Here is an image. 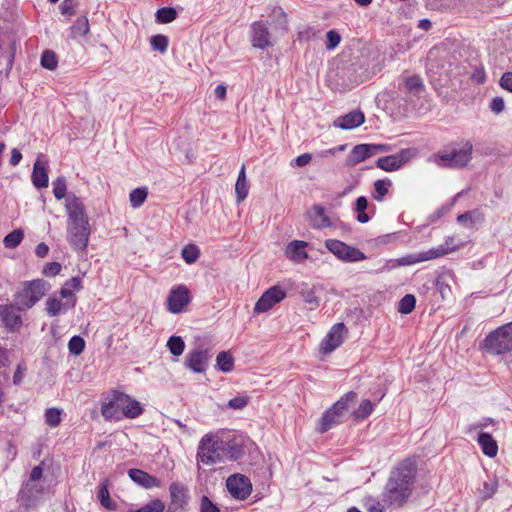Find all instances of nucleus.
<instances>
[{
    "instance_id": "nucleus-1",
    "label": "nucleus",
    "mask_w": 512,
    "mask_h": 512,
    "mask_svg": "<svg viewBox=\"0 0 512 512\" xmlns=\"http://www.w3.org/2000/svg\"><path fill=\"white\" fill-rule=\"evenodd\" d=\"M416 466L411 460L400 462L390 473L385 485L382 502L387 506L401 507L409 499L414 487Z\"/></svg>"
},
{
    "instance_id": "nucleus-2",
    "label": "nucleus",
    "mask_w": 512,
    "mask_h": 512,
    "mask_svg": "<svg viewBox=\"0 0 512 512\" xmlns=\"http://www.w3.org/2000/svg\"><path fill=\"white\" fill-rule=\"evenodd\" d=\"M67 212V239L76 250H85L88 244L90 226L81 198L68 194L65 204Z\"/></svg>"
},
{
    "instance_id": "nucleus-3",
    "label": "nucleus",
    "mask_w": 512,
    "mask_h": 512,
    "mask_svg": "<svg viewBox=\"0 0 512 512\" xmlns=\"http://www.w3.org/2000/svg\"><path fill=\"white\" fill-rule=\"evenodd\" d=\"M144 412L141 404L126 393L114 390L101 404V414L106 420L134 419Z\"/></svg>"
},
{
    "instance_id": "nucleus-4",
    "label": "nucleus",
    "mask_w": 512,
    "mask_h": 512,
    "mask_svg": "<svg viewBox=\"0 0 512 512\" xmlns=\"http://www.w3.org/2000/svg\"><path fill=\"white\" fill-rule=\"evenodd\" d=\"M197 465L213 466L223 461L222 438L218 433L205 434L198 445Z\"/></svg>"
},
{
    "instance_id": "nucleus-5",
    "label": "nucleus",
    "mask_w": 512,
    "mask_h": 512,
    "mask_svg": "<svg viewBox=\"0 0 512 512\" xmlns=\"http://www.w3.org/2000/svg\"><path fill=\"white\" fill-rule=\"evenodd\" d=\"M482 349L492 355L512 353V321L491 331L483 340Z\"/></svg>"
},
{
    "instance_id": "nucleus-6",
    "label": "nucleus",
    "mask_w": 512,
    "mask_h": 512,
    "mask_svg": "<svg viewBox=\"0 0 512 512\" xmlns=\"http://www.w3.org/2000/svg\"><path fill=\"white\" fill-rule=\"evenodd\" d=\"M22 288L15 294L20 309H31L50 290L51 285L43 279L24 281Z\"/></svg>"
},
{
    "instance_id": "nucleus-7",
    "label": "nucleus",
    "mask_w": 512,
    "mask_h": 512,
    "mask_svg": "<svg viewBox=\"0 0 512 512\" xmlns=\"http://www.w3.org/2000/svg\"><path fill=\"white\" fill-rule=\"evenodd\" d=\"M325 247L343 262H359L367 258L361 250L340 240L327 239Z\"/></svg>"
},
{
    "instance_id": "nucleus-8",
    "label": "nucleus",
    "mask_w": 512,
    "mask_h": 512,
    "mask_svg": "<svg viewBox=\"0 0 512 512\" xmlns=\"http://www.w3.org/2000/svg\"><path fill=\"white\" fill-rule=\"evenodd\" d=\"M211 358V350L199 345L186 354L184 367L193 373L204 374Z\"/></svg>"
},
{
    "instance_id": "nucleus-9",
    "label": "nucleus",
    "mask_w": 512,
    "mask_h": 512,
    "mask_svg": "<svg viewBox=\"0 0 512 512\" xmlns=\"http://www.w3.org/2000/svg\"><path fill=\"white\" fill-rule=\"evenodd\" d=\"M472 144L466 141L459 149H453L451 152H442L439 154L441 164L449 168H461L468 164L472 158Z\"/></svg>"
},
{
    "instance_id": "nucleus-10",
    "label": "nucleus",
    "mask_w": 512,
    "mask_h": 512,
    "mask_svg": "<svg viewBox=\"0 0 512 512\" xmlns=\"http://www.w3.org/2000/svg\"><path fill=\"white\" fill-rule=\"evenodd\" d=\"M415 154L416 152L414 149H402L396 154L379 158L376 161V166L386 172L397 171L406 163H408L415 156Z\"/></svg>"
},
{
    "instance_id": "nucleus-11",
    "label": "nucleus",
    "mask_w": 512,
    "mask_h": 512,
    "mask_svg": "<svg viewBox=\"0 0 512 512\" xmlns=\"http://www.w3.org/2000/svg\"><path fill=\"white\" fill-rule=\"evenodd\" d=\"M389 146L385 144H358L353 147L347 157V164L354 166L379 152H386Z\"/></svg>"
},
{
    "instance_id": "nucleus-12",
    "label": "nucleus",
    "mask_w": 512,
    "mask_h": 512,
    "mask_svg": "<svg viewBox=\"0 0 512 512\" xmlns=\"http://www.w3.org/2000/svg\"><path fill=\"white\" fill-rule=\"evenodd\" d=\"M226 487L231 496L237 500L247 499L252 492V484L248 477L234 474L227 478Z\"/></svg>"
},
{
    "instance_id": "nucleus-13",
    "label": "nucleus",
    "mask_w": 512,
    "mask_h": 512,
    "mask_svg": "<svg viewBox=\"0 0 512 512\" xmlns=\"http://www.w3.org/2000/svg\"><path fill=\"white\" fill-rule=\"evenodd\" d=\"M286 297V291L280 286H273L267 289L258 299L254 306V313L260 314L269 311L276 304Z\"/></svg>"
},
{
    "instance_id": "nucleus-14",
    "label": "nucleus",
    "mask_w": 512,
    "mask_h": 512,
    "mask_svg": "<svg viewBox=\"0 0 512 512\" xmlns=\"http://www.w3.org/2000/svg\"><path fill=\"white\" fill-rule=\"evenodd\" d=\"M191 301L189 289L185 285L173 287L167 297V309L171 313H181Z\"/></svg>"
},
{
    "instance_id": "nucleus-15",
    "label": "nucleus",
    "mask_w": 512,
    "mask_h": 512,
    "mask_svg": "<svg viewBox=\"0 0 512 512\" xmlns=\"http://www.w3.org/2000/svg\"><path fill=\"white\" fill-rule=\"evenodd\" d=\"M169 512H181L186 509L189 500L188 488L180 482H172L169 486Z\"/></svg>"
},
{
    "instance_id": "nucleus-16",
    "label": "nucleus",
    "mask_w": 512,
    "mask_h": 512,
    "mask_svg": "<svg viewBox=\"0 0 512 512\" xmlns=\"http://www.w3.org/2000/svg\"><path fill=\"white\" fill-rule=\"evenodd\" d=\"M345 332L346 327L343 323L334 324L326 337L322 340L320 344V351L323 354H328L338 348L344 341Z\"/></svg>"
},
{
    "instance_id": "nucleus-17",
    "label": "nucleus",
    "mask_w": 512,
    "mask_h": 512,
    "mask_svg": "<svg viewBox=\"0 0 512 512\" xmlns=\"http://www.w3.org/2000/svg\"><path fill=\"white\" fill-rule=\"evenodd\" d=\"M42 486L38 482L27 480L18 493V501L26 508L34 506L42 494Z\"/></svg>"
},
{
    "instance_id": "nucleus-18",
    "label": "nucleus",
    "mask_w": 512,
    "mask_h": 512,
    "mask_svg": "<svg viewBox=\"0 0 512 512\" xmlns=\"http://www.w3.org/2000/svg\"><path fill=\"white\" fill-rule=\"evenodd\" d=\"M20 306L15 307L13 304L0 305V320L4 326L10 331H15L22 326V317L18 313Z\"/></svg>"
},
{
    "instance_id": "nucleus-19",
    "label": "nucleus",
    "mask_w": 512,
    "mask_h": 512,
    "mask_svg": "<svg viewBox=\"0 0 512 512\" xmlns=\"http://www.w3.org/2000/svg\"><path fill=\"white\" fill-rule=\"evenodd\" d=\"M398 90L401 93L419 97L425 90L423 80L418 75L402 76L399 80Z\"/></svg>"
},
{
    "instance_id": "nucleus-20",
    "label": "nucleus",
    "mask_w": 512,
    "mask_h": 512,
    "mask_svg": "<svg viewBox=\"0 0 512 512\" xmlns=\"http://www.w3.org/2000/svg\"><path fill=\"white\" fill-rule=\"evenodd\" d=\"M448 249L445 248H432L428 251L421 252L418 255H407L400 259H398V263L401 266H408L412 264H416L423 261H428L432 259H436L438 257L446 255Z\"/></svg>"
},
{
    "instance_id": "nucleus-21",
    "label": "nucleus",
    "mask_w": 512,
    "mask_h": 512,
    "mask_svg": "<svg viewBox=\"0 0 512 512\" xmlns=\"http://www.w3.org/2000/svg\"><path fill=\"white\" fill-rule=\"evenodd\" d=\"M308 221L311 227L315 229H324L334 225L327 216L325 208L322 205H314L307 213Z\"/></svg>"
},
{
    "instance_id": "nucleus-22",
    "label": "nucleus",
    "mask_w": 512,
    "mask_h": 512,
    "mask_svg": "<svg viewBox=\"0 0 512 512\" xmlns=\"http://www.w3.org/2000/svg\"><path fill=\"white\" fill-rule=\"evenodd\" d=\"M252 29V45L255 48L265 49L272 45L270 33L265 23L254 22Z\"/></svg>"
},
{
    "instance_id": "nucleus-23",
    "label": "nucleus",
    "mask_w": 512,
    "mask_h": 512,
    "mask_svg": "<svg viewBox=\"0 0 512 512\" xmlns=\"http://www.w3.org/2000/svg\"><path fill=\"white\" fill-rule=\"evenodd\" d=\"M128 475L130 479L135 482L137 485L145 488V489H151L153 487H160L161 481L160 479L150 475L149 473L133 468L128 471Z\"/></svg>"
},
{
    "instance_id": "nucleus-24",
    "label": "nucleus",
    "mask_w": 512,
    "mask_h": 512,
    "mask_svg": "<svg viewBox=\"0 0 512 512\" xmlns=\"http://www.w3.org/2000/svg\"><path fill=\"white\" fill-rule=\"evenodd\" d=\"M364 120V114L360 110H354L346 115L338 117L334 121V126L344 130H350L362 125Z\"/></svg>"
},
{
    "instance_id": "nucleus-25",
    "label": "nucleus",
    "mask_w": 512,
    "mask_h": 512,
    "mask_svg": "<svg viewBox=\"0 0 512 512\" xmlns=\"http://www.w3.org/2000/svg\"><path fill=\"white\" fill-rule=\"evenodd\" d=\"M45 305L47 314L51 317H55L58 316L61 312H66L69 309L74 308L76 305V299L62 302L60 298L52 295L46 300Z\"/></svg>"
},
{
    "instance_id": "nucleus-26",
    "label": "nucleus",
    "mask_w": 512,
    "mask_h": 512,
    "mask_svg": "<svg viewBox=\"0 0 512 512\" xmlns=\"http://www.w3.org/2000/svg\"><path fill=\"white\" fill-rule=\"evenodd\" d=\"M357 397L358 395L356 392L349 391L345 395H343L338 401H336L333 404V406L329 408V410L336 414L338 418L344 421L349 406L356 402Z\"/></svg>"
},
{
    "instance_id": "nucleus-27",
    "label": "nucleus",
    "mask_w": 512,
    "mask_h": 512,
    "mask_svg": "<svg viewBox=\"0 0 512 512\" xmlns=\"http://www.w3.org/2000/svg\"><path fill=\"white\" fill-rule=\"evenodd\" d=\"M31 178L33 185L37 189L46 188L48 186L49 178L46 164L39 159L34 163Z\"/></svg>"
},
{
    "instance_id": "nucleus-28",
    "label": "nucleus",
    "mask_w": 512,
    "mask_h": 512,
    "mask_svg": "<svg viewBox=\"0 0 512 512\" xmlns=\"http://www.w3.org/2000/svg\"><path fill=\"white\" fill-rule=\"evenodd\" d=\"M307 243L304 241L294 240L288 244L286 248V255L289 259L295 262H303L308 258V254L305 251Z\"/></svg>"
},
{
    "instance_id": "nucleus-29",
    "label": "nucleus",
    "mask_w": 512,
    "mask_h": 512,
    "mask_svg": "<svg viewBox=\"0 0 512 512\" xmlns=\"http://www.w3.org/2000/svg\"><path fill=\"white\" fill-rule=\"evenodd\" d=\"M478 444L486 456L493 458L497 455L498 445L491 434L485 432L480 433L478 435Z\"/></svg>"
},
{
    "instance_id": "nucleus-30",
    "label": "nucleus",
    "mask_w": 512,
    "mask_h": 512,
    "mask_svg": "<svg viewBox=\"0 0 512 512\" xmlns=\"http://www.w3.org/2000/svg\"><path fill=\"white\" fill-rule=\"evenodd\" d=\"M457 221L459 224L464 225L469 228L475 227L477 224H482L485 221V216L483 212L479 209H474L463 214H460L457 217Z\"/></svg>"
},
{
    "instance_id": "nucleus-31",
    "label": "nucleus",
    "mask_w": 512,
    "mask_h": 512,
    "mask_svg": "<svg viewBox=\"0 0 512 512\" xmlns=\"http://www.w3.org/2000/svg\"><path fill=\"white\" fill-rule=\"evenodd\" d=\"M222 448H223V460H238L243 455L242 445L239 444L236 440H223L222 439Z\"/></svg>"
},
{
    "instance_id": "nucleus-32",
    "label": "nucleus",
    "mask_w": 512,
    "mask_h": 512,
    "mask_svg": "<svg viewBox=\"0 0 512 512\" xmlns=\"http://www.w3.org/2000/svg\"><path fill=\"white\" fill-rule=\"evenodd\" d=\"M82 288L81 280L79 277H72L67 280L64 286L60 289L59 295L60 298H65L67 301H71L76 299L74 295V291H78Z\"/></svg>"
},
{
    "instance_id": "nucleus-33",
    "label": "nucleus",
    "mask_w": 512,
    "mask_h": 512,
    "mask_svg": "<svg viewBox=\"0 0 512 512\" xmlns=\"http://www.w3.org/2000/svg\"><path fill=\"white\" fill-rule=\"evenodd\" d=\"M249 184L246 178L245 166L243 165L239 171L238 178L235 184V192L237 202H242L248 195Z\"/></svg>"
},
{
    "instance_id": "nucleus-34",
    "label": "nucleus",
    "mask_w": 512,
    "mask_h": 512,
    "mask_svg": "<svg viewBox=\"0 0 512 512\" xmlns=\"http://www.w3.org/2000/svg\"><path fill=\"white\" fill-rule=\"evenodd\" d=\"M300 295L305 303L309 305L310 310H314L319 307L320 299L317 296L316 288L308 285H302L300 289Z\"/></svg>"
},
{
    "instance_id": "nucleus-35",
    "label": "nucleus",
    "mask_w": 512,
    "mask_h": 512,
    "mask_svg": "<svg viewBox=\"0 0 512 512\" xmlns=\"http://www.w3.org/2000/svg\"><path fill=\"white\" fill-rule=\"evenodd\" d=\"M342 422V419L338 418L336 414H334L332 411L328 409L323 413L317 430L320 433H324L330 430L333 426L340 424Z\"/></svg>"
},
{
    "instance_id": "nucleus-36",
    "label": "nucleus",
    "mask_w": 512,
    "mask_h": 512,
    "mask_svg": "<svg viewBox=\"0 0 512 512\" xmlns=\"http://www.w3.org/2000/svg\"><path fill=\"white\" fill-rule=\"evenodd\" d=\"M109 482L107 479L102 481L99 485L98 489V499L101 505L108 510H115L117 505L114 501L111 500L109 490H108Z\"/></svg>"
},
{
    "instance_id": "nucleus-37",
    "label": "nucleus",
    "mask_w": 512,
    "mask_h": 512,
    "mask_svg": "<svg viewBox=\"0 0 512 512\" xmlns=\"http://www.w3.org/2000/svg\"><path fill=\"white\" fill-rule=\"evenodd\" d=\"M216 368L224 373L231 372L234 368V358L227 351H221L216 357Z\"/></svg>"
},
{
    "instance_id": "nucleus-38",
    "label": "nucleus",
    "mask_w": 512,
    "mask_h": 512,
    "mask_svg": "<svg viewBox=\"0 0 512 512\" xmlns=\"http://www.w3.org/2000/svg\"><path fill=\"white\" fill-rule=\"evenodd\" d=\"M177 18V12L173 7H162L157 10L155 19L157 23L168 24Z\"/></svg>"
},
{
    "instance_id": "nucleus-39",
    "label": "nucleus",
    "mask_w": 512,
    "mask_h": 512,
    "mask_svg": "<svg viewBox=\"0 0 512 512\" xmlns=\"http://www.w3.org/2000/svg\"><path fill=\"white\" fill-rule=\"evenodd\" d=\"M368 207V201L366 197L360 196L355 201L354 210L357 212V221L364 224L369 222L370 217L365 212Z\"/></svg>"
},
{
    "instance_id": "nucleus-40",
    "label": "nucleus",
    "mask_w": 512,
    "mask_h": 512,
    "mask_svg": "<svg viewBox=\"0 0 512 512\" xmlns=\"http://www.w3.org/2000/svg\"><path fill=\"white\" fill-rule=\"evenodd\" d=\"M374 407V403H372L368 399H365L360 403L358 408L353 411V417L356 420H364L372 414V412L374 411Z\"/></svg>"
},
{
    "instance_id": "nucleus-41",
    "label": "nucleus",
    "mask_w": 512,
    "mask_h": 512,
    "mask_svg": "<svg viewBox=\"0 0 512 512\" xmlns=\"http://www.w3.org/2000/svg\"><path fill=\"white\" fill-rule=\"evenodd\" d=\"M148 196L147 187H139L130 192L129 200L133 208H139L146 201Z\"/></svg>"
},
{
    "instance_id": "nucleus-42",
    "label": "nucleus",
    "mask_w": 512,
    "mask_h": 512,
    "mask_svg": "<svg viewBox=\"0 0 512 512\" xmlns=\"http://www.w3.org/2000/svg\"><path fill=\"white\" fill-rule=\"evenodd\" d=\"M391 185H392L391 180H389L387 178L379 179V180L375 181L373 198L376 201L381 202L384 199V197L386 196V194L388 193V188Z\"/></svg>"
},
{
    "instance_id": "nucleus-43",
    "label": "nucleus",
    "mask_w": 512,
    "mask_h": 512,
    "mask_svg": "<svg viewBox=\"0 0 512 512\" xmlns=\"http://www.w3.org/2000/svg\"><path fill=\"white\" fill-rule=\"evenodd\" d=\"M62 410L59 408H48L45 411V422L48 426L55 428L60 425L62 421Z\"/></svg>"
},
{
    "instance_id": "nucleus-44",
    "label": "nucleus",
    "mask_w": 512,
    "mask_h": 512,
    "mask_svg": "<svg viewBox=\"0 0 512 512\" xmlns=\"http://www.w3.org/2000/svg\"><path fill=\"white\" fill-rule=\"evenodd\" d=\"M52 186H53V194H54V197L57 199V200H61L63 198H67L68 195H66V191H67V184H66V178L64 176H59L57 177L53 182H52Z\"/></svg>"
},
{
    "instance_id": "nucleus-45",
    "label": "nucleus",
    "mask_w": 512,
    "mask_h": 512,
    "mask_svg": "<svg viewBox=\"0 0 512 512\" xmlns=\"http://www.w3.org/2000/svg\"><path fill=\"white\" fill-rule=\"evenodd\" d=\"M181 255L187 264H193L198 260L200 250L196 245L188 244L182 249Z\"/></svg>"
},
{
    "instance_id": "nucleus-46",
    "label": "nucleus",
    "mask_w": 512,
    "mask_h": 512,
    "mask_svg": "<svg viewBox=\"0 0 512 512\" xmlns=\"http://www.w3.org/2000/svg\"><path fill=\"white\" fill-rule=\"evenodd\" d=\"M167 347L173 356H180L185 349V343L179 336H171L167 341Z\"/></svg>"
},
{
    "instance_id": "nucleus-47",
    "label": "nucleus",
    "mask_w": 512,
    "mask_h": 512,
    "mask_svg": "<svg viewBox=\"0 0 512 512\" xmlns=\"http://www.w3.org/2000/svg\"><path fill=\"white\" fill-rule=\"evenodd\" d=\"M416 298L413 294H406L398 304V311L402 314H409L415 309Z\"/></svg>"
},
{
    "instance_id": "nucleus-48",
    "label": "nucleus",
    "mask_w": 512,
    "mask_h": 512,
    "mask_svg": "<svg viewBox=\"0 0 512 512\" xmlns=\"http://www.w3.org/2000/svg\"><path fill=\"white\" fill-rule=\"evenodd\" d=\"M24 234L21 230H14L4 237L3 243L6 248L14 249L23 240Z\"/></svg>"
},
{
    "instance_id": "nucleus-49",
    "label": "nucleus",
    "mask_w": 512,
    "mask_h": 512,
    "mask_svg": "<svg viewBox=\"0 0 512 512\" xmlns=\"http://www.w3.org/2000/svg\"><path fill=\"white\" fill-rule=\"evenodd\" d=\"M150 44L153 50L165 53L169 45V39L165 35L157 34L151 37Z\"/></svg>"
},
{
    "instance_id": "nucleus-50",
    "label": "nucleus",
    "mask_w": 512,
    "mask_h": 512,
    "mask_svg": "<svg viewBox=\"0 0 512 512\" xmlns=\"http://www.w3.org/2000/svg\"><path fill=\"white\" fill-rule=\"evenodd\" d=\"M164 503L159 499H153L139 509H131L128 512H163Z\"/></svg>"
},
{
    "instance_id": "nucleus-51",
    "label": "nucleus",
    "mask_w": 512,
    "mask_h": 512,
    "mask_svg": "<svg viewBox=\"0 0 512 512\" xmlns=\"http://www.w3.org/2000/svg\"><path fill=\"white\" fill-rule=\"evenodd\" d=\"M58 60L56 54L51 50H45L41 56V65L49 70H54L57 67Z\"/></svg>"
},
{
    "instance_id": "nucleus-52",
    "label": "nucleus",
    "mask_w": 512,
    "mask_h": 512,
    "mask_svg": "<svg viewBox=\"0 0 512 512\" xmlns=\"http://www.w3.org/2000/svg\"><path fill=\"white\" fill-rule=\"evenodd\" d=\"M85 348V341L80 336H73L68 342L69 352L73 355H80Z\"/></svg>"
},
{
    "instance_id": "nucleus-53",
    "label": "nucleus",
    "mask_w": 512,
    "mask_h": 512,
    "mask_svg": "<svg viewBox=\"0 0 512 512\" xmlns=\"http://www.w3.org/2000/svg\"><path fill=\"white\" fill-rule=\"evenodd\" d=\"M270 15L277 20V25L280 29H282L283 31H287V24H288L287 14L284 12V10L281 7H274L271 10Z\"/></svg>"
},
{
    "instance_id": "nucleus-54",
    "label": "nucleus",
    "mask_w": 512,
    "mask_h": 512,
    "mask_svg": "<svg viewBox=\"0 0 512 512\" xmlns=\"http://www.w3.org/2000/svg\"><path fill=\"white\" fill-rule=\"evenodd\" d=\"M75 36H84L89 32V23L86 17L80 18L72 27Z\"/></svg>"
},
{
    "instance_id": "nucleus-55",
    "label": "nucleus",
    "mask_w": 512,
    "mask_h": 512,
    "mask_svg": "<svg viewBox=\"0 0 512 512\" xmlns=\"http://www.w3.org/2000/svg\"><path fill=\"white\" fill-rule=\"evenodd\" d=\"M385 505L374 498H368L365 501V508L368 512H385Z\"/></svg>"
},
{
    "instance_id": "nucleus-56",
    "label": "nucleus",
    "mask_w": 512,
    "mask_h": 512,
    "mask_svg": "<svg viewBox=\"0 0 512 512\" xmlns=\"http://www.w3.org/2000/svg\"><path fill=\"white\" fill-rule=\"evenodd\" d=\"M326 37H327L326 48L328 50H332V49L336 48L341 41V37H340L339 33L336 32L335 30L328 31L326 34Z\"/></svg>"
},
{
    "instance_id": "nucleus-57",
    "label": "nucleus",
    "mask_w": 512,
    "mask_h": 512,
    "mask_svg": "<svg viewBox=\"0 0 512 512\" xmlns=\"http://www.w3.org/2000/svg\"><path fill=\"white\" fill-rule=\"evenodd\" d=\"M61 268L62 266L60 263L50 262L44 266L42 273L47 277H54L60 273Z\"/></svg>"
},
{
    "instance_id": "nucleus-58",
    "label": "nucleus",
    "mask_w": 512,
    "mask_h": 512,
    "mask_svg": "<svg viewBox=\"0 0 512 512\" xmlns=\"http://www.w3.org/2000/svg\"><path fill=\"white\" fill-rule=\"evenodd\" d=\"M200 512H220L219 508L207 497L203 495L200 501Z\"/></svg>"
},
{
    "instance_id": "nucleus-59",
    "label": "nucleus",
    "mask_w": 512,
    "mask_h": 512,
    "mask_svg": "<svg viewBox=\"0 0 512 512\" xmlns=\"http://www.w3.org/2000/svg\"><path fill=\"white\" fill-rule=\"evenodd\" d=\"M248 404L246 396H237L229 400L228 406L232 409H243Z\"/></svg>"
},
{
    "instance_id": "nucleus-60",
    "label": "nucleus",
    "mask_w": 512,
    "mask_h": 512,
    "mask_svg": "<svg viewBox=\"0 0 512 512\" xmlns=\"http://www.w3.org/2000/svg\"><path fill=\"white\" fill-rule=\"evenodd\" d=\"M505 108V103L503 98L501 97H494L490 102V109L496 113H501Z\"/></svg>"
},
{
    "instance_id": "nucleus-61",
    "label": "nucleus",
    "mask_w": 512,
    "mask_h": 512,
    "mask_svg": "<svg viewBox=\"0 0 512 512\" xmlns=\"http://www.w3.org/2000/svg\"><path fill=\"white\" fill-rule=\"evenodd\" d=\"M472 80L478 84H483L486 81V73L483 67H475L472 73Z\"/></svg>"
},
{
    "instance_id": "nucleus-62",
    "label": "nucleus",
    "mask_w": 512,
    "mask_h": 512,
    "mask_svg": "<svg viewBox=\"0 0 512 512\" xmlns=\"http://www.w3.org/2000/svg\"><path fill=\"white\" fill-rule=\"evenodd\" d=\"M459 246H460L459 244H455V237L448 236L445 239V242L443 244H441L440 246H438L437 248L448 249V251L446 252V254H448L450 252L455 251Z\"/></svg>"
},
{
    "instance_id": "nucleus-63",
    "label": "nucleus",
    "mask_w": 512,
    "mask_h": 512,
    "mask_svg": "<svg viewBox=\"0 0 512 512\" xmlns=\"http://www.w3.org/2000/svg\"><path fill=\"white\" fill-rule=\"evenodd\" d=\"M500 85L503 89L512 92V72H506L502 75Z\"/></svg>"
},
{
    "instance_id": "nucleus-64",
    "label": "nucleus",
    "mask_w": 512,
    "mask_h": 512,
    "mask_svg": "<svg viewBox=\"0 0 512 512\" xmlns=\"http://www.w3.org/2000/svg\"><path fill=\"white\" fill-rule=\"evenodd\" d=\"M312 160V155L310 153H303L299 156H297L293 161L296 166L298 167H304L308 165Z\"/></svg>"
}]
</instances>
